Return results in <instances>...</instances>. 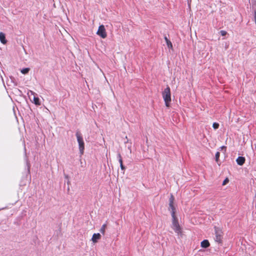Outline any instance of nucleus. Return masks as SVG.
Segmentation results:
<instances>
[{
	"label": "nucleus",
	"instance_id": "12",
	"mask_svg": "<svg viewBox=\"0 0 256 256\" xmlns=\"http://www.w3.org/2000/svg\"><path fill=\"white\" fill-rule=\"evenodd\" d=\"M171 210V214L174 212V215H175V208L174 206V203L169 202V210Z\"/></svg>",
	"mask_w": 256,
	"mask_h": 256
},
{
	"label": "nucleus",
	"instance_id": "21",
	"mask_svg": "<svg viewBox=\"0 0 256 256\" xmlns=\"http://www.w3.org/2000/svg\"><path fill=\"white\" fill-rule=\"evenodd\" d=\"M120 168L122 170H124L125 169H126V168L125 166L123 165V164H122L121 165H120Z\"/></svg>",
	"mask_w": 256,
	"mask_h": 256
},
{
	"label": "nucleus",
	"instance_id": "17",
	"mask_svg": "<svg viewBox=\"0 0 256 256\" xmlns=\"http://www.w3.org/2000/svg\"><path fill=\"white\" fill-rule=\"evenodd\" d=\"M174 196H172V194H171L169 200V202L174 203Z\"/></svg>",
	"mask_w": 256,
	"mask_h": 256
},
{
	"label": "nucleus",
	"instance_id": "20",
	"mask_svg": "<svg viewBox=\"0 0 256 256\" xmlns=\"http://www.w3.org/2000/svg\"><path fill=\"white\" fill-rule=\"evenodd\" d=\"M117 158H118V160H122V156L120 152L118 153V154H117Z\"/></svg>",
	"mask_w": 256,
	"mask_h": 256
},
{
	"label": "nucleus",
	"instance_id": "15",
	"mask_svg": "<svg viewBox=\"0 0 256 256\" xmlns=\"http://www.w3.org/2000/svg\"><path fill=\"white\" fill-rule=\"evenodd\" d=\"M220 152H216V155H215L216 160V162H218V159L220 158Z\"/></svg>",
	"mask_w": 256,
	"mask_h": 256
},
{
	"label": "nucleus",
	"instance_id": "23",
	"mask_svg": "<svg viewBox=\"0 0 256 256\" xmlns=\"http://www.w3.org/2000/svg\"><path fill=\"white\" fill-rule=\"evenodd\" d=\"M187 1H188V4L190 6V3L192 2V0H187Z\"/></svg>",
	"mask_w": 256,
	"mask_h": 256
},
{
	"label": "nucleus",
	"instance_id": "22",
	"mask_svg": "<svg viewBox=\"0 0 256 256\" xmlns=\"http://www.w3.org/2000/svg\"><path fill=\"white\" fill-rule=\"evenodd\" d=\"M254 22H255L256 24V11H255V12H254Z\"/></svg>",
	"mask_w": 256,
	"mask_h": 256
},
{
	"label": "nucleus",
	"instance_id": "19",
	"mask_svg": "<svg viewBox=\"0 0 256 256\" xmlns=\"http://www.w3.org/2000/svg\"><path fill=\"white\" fill-rule=\"evenodd\" d=\"M229 180L228 178H226L224 181H223V182H222V185L224 186V185H226L228 182Z\"/></svg>",
	"mask_w": 256,
	"mask_h": 256
},
{
	"label": "nucleus",
	"instance_id": "3",
	"mask_svg": "<svg viewBox=\"0 0 256 256\" xmlns=\"http://www.w3.org/2000/svg\"><path fill=\"white\" fill-rule=\"evenodd\" d=\"M76 136L77 138V140L78 143V148L80 150V152L81 155L83 154L84 150V144L83 140V138L81 136L80 132H76Z\"/></svg>",
	"mask_w": 256,
	"mask_h": 256
},
{
	"label": "nucleus",
	"instance_id": "24",
	"mask_svg": "<svg viewBox=\"0 0 256 256\" xmlns=\"http://www.w3.org/2000/svg\"><path fill=\"white\" fill-rule=\"evenodd\" d=\"M119 162H120V165H121L122 164H122V160H118Z\"/></svg>",
	"mask_w": 256,
	"mask_h": 256
},
{
	"label": "nucleus",
	"instance_id": "2",
	"mask_svg": "<svg viewBox=\"0 0 256 256\" xmlns=\"http://www.w3.org/2000/svg\"><path fill=\"white\" fill-rule=\"evenodd\" d=\"M172 228L176 233L180 234L182 232L181 228L176 219V215H174V212L172 214Z\"/></svg>",
	"mask_w": 256,
	"mask_h": 256
},
{
	"label": "nucleus",
	"instance_id": "16",
	"mask_svg": "<svg viewBox=\"0 0 256 256\" xmlns=\"http://www.w3.org/2000/svg\"><path fill=\"white\" fill-rule=\"evenodd\" d=\"M212 127L214 129H218L219 127V124L217 122H214L212 124Z\"/></svg>",
	"mask_w": 256,
	"mask_h": 256
},
{
	"label": "nucleus",
	"instance_id": "11",
	"mask_svg": "<svg viewBox=\"0 0 256 256\" xmlns=\"http://www.w3.org/2000/svg\"><path fill=\"white\" fill-rule=\"evenodd\" d=\"M164 38L166 40V45H167L168 47L170 49H172V44L171 42L168 38L166 36H164Z\"/></svg>",
	"mask_w": 256,
	"mask_h": 256
},
{
	"label": "nucleus",
	"instance_id": "10",
	"mask_svg": "<svg viewBox=\"0 0 256 256\" xmlns=\"http://www.w3.org/2000/svg\"><path fill=\"white\" fill-rule=\"evenodd\" d=\"M0 41L3 44H5L6 42L5 34L2 32H0Z\"/></svg>",
	"mask_w": 256,
	"mask_h": 256
},
{
	"label": "nucleus",
	"instance_id": "7",
	"mask_svg": "<svg viewBox=\"0 0 256 256\" xmlns=\"http://www.w3.org/2000/svg\"><path fill=\"white\" fill-rule=\"evenodd\" d=\"M101 238V236L99 233L94 234L92 235V240L93 242L96 243L98 242V240H100Z\"/></svg>",
	"mask_w": 256,
	"mask_h": 256
},
{
	"label": "nucleus",
	"instance_id": "4",
	"mask_svg": "<svg viewBox=\"0 0 256 256\" xmlns=\"http://www.w3.org/2000/svg\"><path fill=\"white\" fill-rule=\"evenodd\" d=\"M96 34L102 38H105L107 36L106 30L104 25L99 26Z\"/></svg>",
	"mask_w": 256,
	"mask_h": 256
},
{
	"label": "nucleus",
	"instance_id": "6",
	"mask_svg": "<svg viewBox=\"0 0 256 256\" xmlns=\"http://www.w3.org/2000/svg\"><path fill=\"white\" fill-rule=\"evenodd\" d=\"M29 92H30L32 95L34 96L32 102L36 106H40V99L38 97L35 96V93L32 90H30Z\"/></svg>",
	"mask_w": 256,
	"mask_h": 256
},
{
	"label": "nucleus",
	"instance_id": "18",
	"mask_svg": "<svg viewBox=\"0 0 256 256\" xmlns=\"http://www.w3.org/2000/svg\"><path fill=\"white\" fill-rule=\"evenodd\" d=\"M220 33L221 35L222 36H226L227 34L225 30H220Z\"/></svg>",
	"mask_w": 256,
	"mask_h": 256
},
{
	"label": "nucleus",
	"instance_id": "14",
	"mask_svg": "<svg viewBox=\"0 0 256 256\" xmlns=\"http://www.w3.org/2000/svg\"><path fill=\"white\" fill-rule=\"evenodd\" d=\"M30 68H23L21 70V72L22 74H26L28 72L30 71Z\"/></svg>",
	"mask_w": 256,
	"mask_h": 256
},
{
	"label": "nucleus",
	"instance_id": "13",
	"mask_svg": "<svg viewBox=\"0 0 256 256\" xmlns=\"http://www.w3.org/2000/svg\"><path fill=\"white\" fill-rule=\"evenodd\" d=\"M106 224H104L102 226V227H101V228H100V232H101L103 235H104V234H105V230H106Z\"/></svg>",
	"mask_w": 256,
	"mask_h": 256
},
{
	"label": "nucleus",
	"instance_id": "9",
	"mask_svg": "<svg viewBox=\"0 0 256 256\" xmlns=\"http://www.w3.org/2000/svg\"><path fill=\"white\" fill-rule=\"evenodd\" d=\"M210 244L208 240H204L200 243V246L203 248H207L210 246Z\"/></svg>",
	"mask_w": 256,
	"mask_h": 256
},
{
	"label": "nucleus",
	"instance_id": "5",
	"mask_svg": "<svg viewBox=\"0 0 256 256\" xmlns=\"http://www.w3.org/2000/svg\"><path fill=\"white\" fill-rule=\"evenodd\" d=\"M215 240L218 242H220L222 238V232L218 228H215Z\"/></svg>",
	"mask_w": 256,
	"mask_h": 256
},
{
	"label": "nucleus",
	"instance_id": "8",
	"mask_svg": "<svg viewBox=\"0 0 256 256\" xmlns=\"http://www.w3.org/2000/svg\"><path fill=\"white\" fill-rule=\"evenodd\" d=\"M236 162L238 165L242 166L245 162V158L243 156H238L236 158Z\"/></svg>",
	"mask_w": 256,
	"mask_h": 256
},
{
	"label": "nucleus",
	"instance_id": "1",
	"mask_svg": "<svg viewBox=\"0 0 256 256\" xmlns=\"http://www.w3.org/2000/svg\"><path fill=\"white\" fill-rule=\"evenodd\" d=\"M162 98L165 102L166 107L170 106V102H171V94L170 89L168 86L162 92Z\"/></svg>",
	"mask_w": 256,
	"mask_h": 256
}]
</instances>
